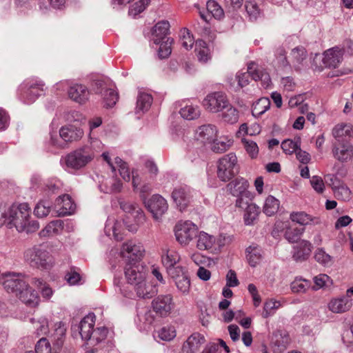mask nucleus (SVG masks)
Listing matches in <instances>:
<instances>
[{"label":"nucleus","instance_id":"obj_1","mask_svg":"<svg viewBox=\"0 0 353 353\" xmlns=\"http://www.w3.org/2000/svg\"><path fill=\"white\" fill-rule=\"evenodd\" d=\"M24 258L31 267L40 270H49L54 264L52 255L41 244L26 250Z\"/></svg>","mask_w":353,"mask_h":353},{"label":"nucleus","instance_id":"obj_2","mask_svg":"<svg viewBox=\"0 0 353 353\" xmlns=\"http://www.w3.org/2000/svg\"><path fill=\"white\" fill-rule=\"evenodd\" d=\"M95 157V152L92 146L85 145L68 154L65 165L68 168L79 170L90 163Z\"/></svg>","mask_w":353,"mask_h":353},{"label":"nucleus","instance_id":"obj_3","mask_svg":"<svg viewBox=\"0 0 353 353\" xmlns=\"http://www.w3.org/2000/svg\"><path fill=\"white\" fill-rule=\"evenodd\" d=\"M121 208L127 213L123 219V224L128 231L135 232L138 230L139 223L144 219L142 210L136 203L121 201Z\"/></svg>","mask_w":353,"mask_h":353},{"label":"nucleus","instance_id":"obj_4","mask_svg":"<svg viewBox=\"0 0 353 353\" xmlns=\"http://www.w3.org/2000/svg\"><path fill=\"white\" fill-rule=\"evenodd\" d=\"M252 77L254 81L260 80L263 82L265 87H268L270 82V77L268 73L259 66L254 62H252L248 65V71L246 72H241L236 74L238 83L241 88L247 85L249 83V79Z\"/></svg>","mask_w":353,"mask_h":353},{"label":"nucleus","instance_id":"obj_5","mask_svg":"<svg viewBox=\"0 0 353 353\" xmlns=\"http://www.w3.org/2000/svg\"><path fill=\"white\" fill-rule=\"evenodd\" d=\"M238 172L239 166L235 154L229 153L219 159L217 175L221 181H228Z\"/></svg>","mask_w":353,"mask_h":353},{"label":"nucleus","instance_id":"obj_6","mask_svg":"<svg viewBox=\"0 0 353 353\" xmlns=\"http://www.w3.org/2000/svg\"><path fill=\"white\" fill-rule=\"evenodd\" d=\"M9 224L14 225L17 230L24 228L22 224L30 218V208L26 203L19 205L13 204L8 211Z\"/></svg>","mask_w":353,"mask_h":353},{"label":"nucleus","instance_id":"obj_7","mask_svg":"<svg viewBox=\"0 0 353 353\" xmlns=\"http://www.w3.org/2000/svg\"><path fill=\"white\" fill-rule=\"evenodd\" d=\"M25 276L21 273L7 272L0 277V283L8 292L16 294L26 288L27 282L24 280Z\"/></svg>","mask_w":353,"mask_h":353},{"label":"nucleus","instance_id":"obj_8","mask_svg":"<svg viewBox=\"0 0 353 353\" xmlns=\"http://www.w3.org/2000/svg\"><path fill=\"white\" fill-rule=\"evenodd\" d=\"M174 232L176 241L181 245H187L196 237L198 228L190 221L179 222L174 228Z\"/></svg>","mask_w":353,"mask_h":353},{"label":"nucleus","instance_id":"obj_9","mask_svg":"<svg viewBox=\"0 0 353 353\" xmlns=\"http://www.w3.org/2000/svg\"><path fill=\"white\" fill-rule=\"evenodd\" d=\"M203 105L212 112L223 111L229 106L226 95L221 92L209 94L203 100Z\"/></svg>","mask_w":353,"mask_h":353},{"label":"nucleus","instance_id":"obj_10","mask_svg":"<svg viewBox=\"0 0 353 353\" xmlns=\"http://www.w3.org/2000/svg\"><path fill=\"white\" fill-rule=\"evenodd\" d=\"M146 268L137 263H128L125 268V276L128 283L133 285L141 283L143 279H146Z\"/></svg>","mask_w":353,"mask_h":353},{"label":"nucleus","instance_id":"obj_11","mask_svg":"<svg viewBox=\"0 0 353 353\" xmlns=\"http://www.w3.org/2000/svg\"><path fill=\"white\" fill-rule=\"evenodd\" d=\"M144 251L141 243L128 241L122 245L121 254L123 257L128 259V263H137L142 258Z\"/></svg>","mask_w":353,"mask_h":353},{"label":"nucleus","instance_id":"obj_12","mask_svg":"<svg viewBox=\"0 0 353 353\" xmlns=\"http://www.w3.org/2000/svg\"><path fill=\"white\" fill-rule=\"evenodd\" d=\"M169 276L174 280L178 290L183 293H188L190 288V279L188 272L182 267L177 270L169 271Z\"/></svg>","mask_w":353,"mask_h":353},{"label":"nucleus","instance_id":"obj_13","mask_svg":"<svg viewBox=\"0 0 353 353\" xmlns=\"http://www.w3.org/2000/svg\"><path fill=\"white\" fill-rule=\"evenodd\" d=\"M148 210L155 219H159L168 210L166 200L159 194H154L145 203Z\"/></svg>","mask_w":353,"mask_h":353},{"label":"nucleus","instance_id":"obj_14","mask_svg":"<svg viewBox=\"0 0 353 353\" xmlns=\"http://www.w3.org/2000/svg\"><path fill=\"white\" fill-rule=\"evenodd\" d=\"M153 310L160 316H168L173 307L171 295H161L155 298L152 302Z\"/></svg>","mask_w":353,"mask_h":353},{"label":"nucleus","instance_id":"obj_15","mask_svg":"<svg viewBox=\"0 0 353 353\" xmlns=\"http://www.w3.org/2000/svg\"><path fill=\"white\" fill-rule=\"evenodd\" d=\"M332 152L338 161L345 162L352 158L353 147L347 141L338 139V143H334Z\"/></svg>","mask_w":353,"mask_h":353},{"label":"nucleus","instance_id":"obj_16","mask_svg":"<svg viewBox=\"0 0 353 353\" xmlns=\"http://www.w3.org/2000/svg\"><path fill=\"white\" fill-rule=\"evenodd\" d=\"M172 197L180 211L185 210L192 200L190 190L186 186L174 188Z\"/></svg>","mask_w":353,"mask_h":353},{"label":"nucleus","instance_id":"obj_17","mask_svg":"<svg viewBox=\"0 0 353 353\" xmlns=\"http://www.w3.org/2000/svg\"><path fill=\"white\" fill-rule=\"evenodd\" d=\"M218 130L212 124H205L198 128L196 138L203 143H212L217 138Z\"/></svg>","mask_w":353,"mask_h":353},{"label":"nucleus","instance_id":"obj_18","mask_svg":"<svg viewBox=\"0 0 353 353\" xmlns=\"http://www.w3.org/2000/svg\"><path fill=\"white\" fill-rule=\"evenodd\" d=\"M343 52L339 48H333L323 53L322 62L325 68H336L343 59Z\"/></svg>","mask_w":353,"mask_h":353},{"label":"nucleus","instance_id":"obj_19","mask_svg":"<svg viewBox=\"0 0 353 353\" xmlns=\"http://www.w3.org/2000/svg\"><path fill=\"white\" fill-rule=\"evenodd\" d=\"M68 92L69 97L79 104L87 102L90 97L89 90L82 84H74L70 86Z\"/></svg>","mask_w":353,"mask_h":353},{"label":"nucleus","instance_id":"obj_20","mask_svg":"<svg viewBox=\"0 0 353 353\" xmlns=\"http://www.w3.org/2000/svg\"><path fill=\"white\" fill-rule=\"evenodd\" d=\"M94 322L95 316L94 314H89L81 321L78 325V330L83 340L88 341L92 339Z\"/></svg>","mask_w":353,"mask_h":353},{"label":"nucleus","instance_id":"obj_21","mask_svg":"<svg viewBox=\"0 0 353 353\" xmlns=\"http://www.w3.org/2000/svg\"><path fill=\"white\" fill-rule=\"evenodd\" d=\"M312 245L311 243L306 240H301L294 247V252L292 258L296 262L305 261L310 256L312 252Z\"/></svg>","mask_w":353,"mask_h":353},{"label":"nucleus","instance_id":"obj_22","mask_svg":"<svg viewBox=\"0 0 353 353\" xmlns=\"http://www.w3.org/2000/svg\"><path fill=\"white\" fill-rule=\"evenodd\" d=\"M205 342V339L203 336L197 332L194 333L184 343L182 347L183 352L195 353Z\"/></svg>","mask_w":353,"mask_h":353},{"label":"nucleus","instance_id":"obj_23","mask_svg":"<svg viewBox=\"0 0 353 353\" xmlns=\"http://www.w3.org/2000/svg\"><path fill=\"white\" fill-rule=\"evenodd\" d=\"M83 135L82 129L74 125L62 127L59 130V136L65 142L77 141Z\"/></svg>","mask_w":353,"mask_h":353},{"label":"nucleus","instance_id":"obj_24","mask_svg":"<svg viewBox=\"0 0 353 353\" xmlns=\"http://www.w3.org/2000/svg\"><path fill=\"white\" fill-rule=\"evenodd\" d=\"M248 186L247 180L243 178H237L229 183L227 188L233 196H239V195L250 194V192L247 190Z\"/></svg>","mask_w":353,"mask_h":353},{"label":"nucleus","instance_id":"obj_25","mask_svg":"<svg viewBox=\"0 0 353 353\" xmlns=\"http://www.w3.org/2000/svg\"><path fill=\"white\" fill-rule=\"evenodd\" d=\"M134 290L139 297L141 299H151L157 293V289L155 285L147 283L146 279L141 281V283H137L134 285Z\"/></svg>","mask_w":353,"mask_h":353},{"label":"nucleus","instance_id":"obj_26","mask_svg":"<svg viewBox=\"0 0 353 353\" xmlns=\"http://www.w3.org/2000/svg\"><path fill=\"white\" fill-rule=\"evenodd\" d=\"M196 238V248L200 250H210L216 247V238L205 232H198Z\"/></svg>","mask_w":353,"mask_h":353},{"label":"nucleus","instance_id":"obj_27","mask_svg":"<svg viewBox=\"0 0 353 353\" xmlns=\"http://www.w3.org/2000/svg\"><path fill=\"white\" fill-rule=\"evenodd\" d=\"M170 23L168 21H161L158 22L152 29V35L154 36V43L159 44L161 41L166 39L170 31Z\"/></svg>","mask_w":353,"mask_h":353},{"label":"nucleus","instance_id":"obj_28","mask_svg":"<svg viewBox=\"0 0 353 353\" xmlns=\"http://www.w3.org/2000/svg\"><path fill=\"white\" fill-rule=\"evenodd\" d=\"M290 219L301 225H318L321 223V219L318 216H312L305 212H292Z\"/></svg>","mask_w":353,"mask_h":353},{"label":"nucleus","instance_id":"obj_29","mask_svg":"<svg viewBox=\"0 0 353 353\" xmlns=\"http://www.w3.org/2000/svg\"><path fill=\"white\" fill-rule=\"evenodd\" d=\"M352 306L351 301L347 296L334 299L330 301L328 308L334 313H343L348 311Z\"/></svg>","mask_w":353,"mask_h":353},{"label":"nucleus","instance_id":"obj_30","mask_svg":"<svg viewBox=\"0 0 353 353\" xmlns=\"http://www.w3.org/2000/svg\"><path fill=\"white\" fill-rule=\"evenodd\" d=\"M17 296L27 305L34 307L39 303L37 294L26 283V288L21 290Z\"/></svg>","mask_w":353,"mask_h":353},{"label":"nucleus","instance_id":"obj_31","mask_svg":"<svg viewBox=\"0 0 353 353\" xmlns=\"http://www.w3.org/2000/svg\"><path fill=\"white\" fill-rule=\"evenodd\" d=\"M179 260L180 256L174 250H167L166 254L162 256V263L168 274L170 270L182 268L181 266H175Z\"/></svg>","mask_w":353,"mask_h":353},{"label":"nucleus","instance_id":"obj_32","mask_svg":"<svg viewBox=\"0 0 353 353\" xmlns=\"http://www.w3.org/2000/svg\"><path fill=\"white\" fill-rule=\"evenodd\" d=\"M43 85L41 83H32L30 85L23 96L26 103H32L37 97L42 95L43 93Z\"/></svg>","mask_w":353,"mask_h":353},{"label":"nucleus","instance_id":"obj_33","mask_svg":"<svg viewBox=\"0 0 353 353\" xmlns=\"http://www.w3.org/2000/svg\"><path fill=\"white\" fill-rule=\"evenodd\" d=\"M64 223L62 220L57 219L50 222L40 232L41 237L58 234L63 228Z\"/></svg>","mask_w":353,"mask_h":353},{"label":"nucleus","instance_id":"obj_34","mask_svg":"<svg viewBox=\"0 0 353 353\" xmlns=\"http://www.w3.org/2000/svg\"><path fill=\"white\" fill-rule=\"evenodd\" d=\"M54 334L52 335V342L57 350H60L63 344V337L65 334L66 329L63 323L59 322L55 324Z\"/></svg>","mask_w":353,"mask_h":353},{"label":"nucleus","instance_id":"obj_35","mask_svg":"<svg viewBox=\"0 0 353 353\" xmlns=\"http://www.w3.org/2000/svg\"><path fill=\"white\" fill-rule=\"evenodd\" d=\"M152 103L151 94L140 92L137 96L136 112H145L150 108Z\"/></svg>","mask_w":353,"mask_h":353},{"label":"nucleus","instance_id":"obj_36","mask_svg":"<svg viewBox=\"0 0 353 353\" xmlns=\"http://www.w3.org/2000/svg\"><path fill=\"white\" fill-rule=\"evenodd\" d=\"M290 56L295 69L300 70L303 61L307 58V52L303 47H296L292 49Z\"/></svg>","mask_w":353,"mask_h":353},{"label":"nucleus","instance_id":"obj_37","mask_svg":"<svg viewBox=\"0 0 353 353\" xmlns=\"http://www.w3.org/2000/svg\"><path fill=\"white\" fill-rule=\"evenodd\" d=\"M247 259L249 264L255 267L262 259L261 249L258 246L250 245L246 249Z\"/></svg>","mask_w":353,"mask_h":353},{"label":"nucleus","instance_id":"obj_38","mask_svg":"<svg viewBox=\"0 0 353 353\" xmlns=\"http://www.w3.org/2000/svg\"><path fill=\"white\" fill-rule=\"evenodd\" d=\"M270 107V101L267 97L259 99L252 105V113L255 117H259L264 114Z\"/></svg>","mask_w":353,"mask_h":353},{"label":"nucleus","instance_id":"obj_39","mask_svg":"<svg viewBox=\"0 0 353 353\" xmlns=\"http://www.w3.org/2000/svg\"><path fill=\"white\" fill-rule=\"evenodd\" d=\"M57 203L61 205L63 214H71L75 210V205L68 194L59 196Z\"/></svg>","mask_w":353,"mask_h":353},{"label":"nucleus","instance_id":"obj_40","mask_svg":"<svg viewBox=\"0 0 353 353\" xmlns=\"http://www.w3.org/2000/svg\"><path fill=\"white\" fill-rule=\"evenodd\" d=\"M279 208V201L273 196H268L264 203L263 212L268 216H272L275 214Z\"/></svg>","mask_w":353,"mask_h":353},{"label":"nucleus","instance_id":"obj_41","mask_svg":"<svg viewBox=\"0 0 353 353\" xmlns=\"http://www.w3.org/2000/svg\"><path fill=\"white\" fill-rule=\"evenodd\" d=\"M52 208V203L48 200H41L36 205L34 213L39 218L48 216Z\"/></svg>","mask_w":353,"mask_h":353},{"label":"nucleus","instance_id":"obj_42","mask_svg":"<svg viewBox=\"0 0 353 353\" xmlns=\"http://www.w3.org/2000/svg\"><path fill=\"white\" fill-rule=\"evenodd\" d=\"M197 57L199 61L205 63L210 59L209 50L206 47V43L203 40L196 41V49Z\"/></svg>","mask_w":353,"mask_h":353},{"label":"nucleus","instance_id":"obj_43","mask_svg":"<svg viewBox=\"0 0 353 353\" xmlns=\"http://www.w3.org/2000/svg\"><path fill=\"white\" fill-rule=\"evenodd\" d=\"M301 147V138L297 137L294 141L285 139L281 143V148L285 154L296 152Z\"/></svg>","mask_w":353,"mask_h":353},{"label":"nucleus","instance_id":"obj_44","mask_svg":"<svg viewBox=\"0 0 353 353\" xmlns=\"http://www.w3.org/2000/svg\"><path fill=\"white\" fill-rule=\"evenodd\" d=\"M211 150L215 153H223L229 150L232 144V141L225 139L218 140L217 138L212 142Z\"/></svg>","mask_w":353,"mask_h":353},{"label":"nucleus","instance_id":"obj_45","mask_svg":"<svg viewBox=\"0 0 353 353\" xmlns=\"http://www.w3.org/2000/svg\"><path fill=\"white\" fill-rule=\"evenodd\" d=\"M244 220L246 225H251L258 217L259 208L254 203H252L245 209Z\"/></svg>","mask_w":353,"mask_h":353},{"label":"nucleus","instance_id":"obj_46","mask_svg":"<svg viewBox=\"0 0 353 353\" xmlns=\"http://www.w3.org/2000/svg\"><path fill=\"white\" fill-rule=\"evenodd\" d=\"M310 287V281L302 278H296L290 285L291 290L295 293H304Z\"/></svg>","mask_w":353,"mask_h":353},{"label":"nucleus","instance_id":"obj_47","mask_svg":"<svg viewBox=\"0 0 353 353\" xmlns=\"http://www.w3.org/2000/svg\"><path fill=\"white\" fill-rule=\"evenodd\" d=\"M173 42L174 39L170 37H168L165 41H161L160 42L158 54L161 59L168 58L172 52L171 46Z\"/></svg>","mask_w":353,"mask_h":353},{"label":"nucleus","instance_id":"obj_48","mask_svg":"<svg viewBox=\"0 0 353 353\" xmlns=\"http://www.w3.org/2000/svg\"><path fill=\"white\" fill-rule=\"evenodd\" d=\"M225 111L222 113V119L225 122L229 123H234L237 122L239 119L238 111L236 108H233L230 103L229 106L225 108Z\"/></svg>","mask_w":353,"mask_h":353},{"label":"nucleus","instance_id":"obj_49","mask_svg":"<svg viewBox=\"0 0 353 353\" xmlns=\"http://www.w3.org/2000/svg\"><path fill=\"white\" fill-rule=\"evenodd\" d=\"M182 117L188 120H192L198 118L200 115V110L198 107L187 105L180 110Z\"/></svg>","mask_w":353,"mask_h":353},{"label":"nucleus","instance_id":"obj_50","mask_svg":"<svg viewBox=\"0 0 353 353\" xmlns=\"http://www.w3.org/2000/svg\"><path fill=\"white\" fill-rule=\"evenodd\" d=\"M207 9L216 19H220L224 16L223 9L214 0H210L207 2Z\"/></svg>","mask_w":353,"mask_h":353},{"label":"nucleus","instance_id":"obj_51","mask_svg":"<svg viewBox=\"0 0 353 353\" xmlns=\"http://www.w3.org/2000/svg\"><path fill=\"white\" fill-rule=\"evenodd\" d=\"M103 100L106 108L113 107L118 100V93L112 89H106L103 93Z\"/></svg>","mask_w":353,"mask_h":353},{"label":"nucleus","instance_id":"obj_52","mask_svg":"<svg viewBox=\"0 0 353 353\" xmlns=\"http://www.w3.org/2000/svg\"><path fill=\"white\" fill-rule=\"evenodd\" d=\"M246 12L250 20H256L260 14L257 3L254 1H246L245 3Z\"/></svg>","mask_w":353,"mask_h":353},{"label":"nucleus","instance_id":"obj_53","mask_svg":"<svg viewBox=\"0 0 353 353\" xmlns=\"http://www.w3.org/2000/svg\"><path fill=\"white\" fill-rule=\"evenodd\" d=\"M32 322L37 336L46 334L48 332V323L46 319H41L38 321L32 319Z\"/></svg>","mask_w":353,"mask_h":353},{"label":"nucleus","instance_id":"obj_54","mask_svg":"<svg viewBox=\"0 0 353 353\" xmlns=\"http://www.w3.org/2000/svg\"><path fill=\"white\" fill-rule=\"evenodd\" d=\"M281 305L280 302L274 301L272 299L267 301L264 303L263 312L262 316L266 319L274 314L275 310Z\"/></svg>","mask_w":353,"mask_h":353},{"label":"nucleus","instance_id":"obj_55","mask_svg":"<svg viewBox=\"0 0 353 353\" xmlns=\"http://www.w3.org/2000/svg\"><path fill=\"white\" fill-rule=\"evenodd\" d=\"M150 0H139L134 3L129 10V14L136 16L141 13L150 4Z\"/></svg>","mask_w":353,"mask_h":353},{"label":"nucleus","instance_id":"obj_56","mask_svg":"<svg viewBox=\"0 0 353 353\" xmlns=\"http://www.w3.org/2000/svg\"><path fill=\"white\" fill-rule=\"evenodd\" d=\"M106 193H117L121 192L122 189V183L116 178H112L105 182Z\"/></svg>","mask_w":353,"mask_h":353},{"label":"nucleus","instance_id":"obj_57","mask_svg":"<svg viewBox=\"0 0 353 353\" xmlns=\"http://www.w3.org/2000/svg\"><path fill=\"white\" fill-rule=\"evenodd\" d=\"M242 142L244 144V148L246 152L249 154L251 158H255L259 153V148L257 144L251 140H246L245 139H242Z\"/></svg>","mask_w":353,"mask_h":353},{"label":"nucleus","instance_id":"obj_58","mask_svg":"<svg viewBox=\"0 0 353 353\" xmlns=\"http://www.w3.org/2000/svg\"><path fill=\"white\" fill-rule=\"evenodd\" d=\"M304 232V228L290 229L285 232V239L290 243H294L298 241L301 235Z\"/></svg>","mask_w":353,"mask_h":353},{"label":"nucleus","instance_id":"obj_59","mask_svg":"<svg viewBox=\"0 0 353 353\" xmlns=\"http://www.w3.org/2000/svg\"><path fill=\"white\" fill-rule=\"evenodd\" d=\"M30 218H27L26 221L24 222V224H22L24 226V228L21 230H18L19 232H26V233H32L36 232L39 228V224L37 221L30 220Z\"/></svg>","mask_w":353,"mask_h":353},{"label":"nucleus","instance_id":"obj_60","mask_svg":"<svg viewBox=\"0 0 353 353\" xmlns=\"http://www.w3.org/2000/svg\"><path fill=\"white\" fill-rule=\"evenodd\" d=\"M243 0H225L224 6L227 12L232 13L241 8Z\"/></svg>","mask_w":353,"mask_h":353},{"label":"nucleus","instance_id":"obj_61","mask_svg":"<svg viewBox=\"0 0 353 353\" xmlns=\"http://www.w3.org/2000/svg\"><path fill=\"white\" fill-rule=\"evenodd\" d=\"M176 336V332L172 327H163L159 331V336L164 341H170Z\"/></svg>","mask_w":353,"mask_h":353},{"label":"nucleus","instance_id":"obj_62","mask_svg":"<svg viewBox=\"0 0 353 353\" xmlns=\"http://www.w3.org/2000/svg\"><path fill=\"white\" fill-rule=\"evenodd\" d=\"M34 353H50L51 347L50 343L44 337L40 339L35 346Z\"/></svg>","mask_w":353,"mask_h":353},{"label":"nucleus","instance_id":"obj_63","mask_svg":"<svg viewBox=\"0 0 353 353\" xmlns=\"http://www.w3.org/2000/svg\"><path fill=\"white\" fill-rule=\"evenodd\" d=\"M108 333V329L105 327H98L96 330L93 329L92 339L97 343L104 340Z\"/></svg>","mask_w":353,"mask_h":353},{"label":"nucleus","instance_id":"obj_64","mask_svg":"<svg viewBox=\"0 0 353 353\" xmlns=\"http://www.w3.org/2000/svg\"><path fill=\"white\" fill-rule=\"evenodd\" d=\"M335 196L342 200H348L350 198V190L343 183L339 188L334 190Z\"/></svg>","mask_w":353,"mask_h":353}]
</instances>
